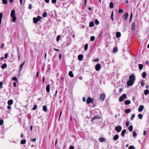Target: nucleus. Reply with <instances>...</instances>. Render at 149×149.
Here are the masks:
<instances>
[{"mask_svg":"<svg viewBox=\"0 0 149 149\" xmlns=\"http://www.w3.org/2000/svg\"><path fill=\"white\" fill-rule=\"evenodd\" d=\"M127 98V95L125 94H123L122 95V96L120 97L119 98V101L120 102L122 101L124 99Z\"/></svg>","mask_w":149,"mask_h":149,"instance_id":"f257e3e1","label":"nucleus"},{"mask_svg":"<svg viewBox=\"0 0 149 149\" xmlns=\"http://www.w3.org/2000/svg\"><path fill=\"white\" fill-rule=\"evenodd\" d=\"M94 102V100L92 98L90 97H88L87 100L86 102L87 104H89L90 103H93Z\"/></svg>","mask_w":149,"mask_h":149,"instance_id":"f03ea898","label":"nucleus"},{"mask_svg":"<svg viewBox=\"0 0 149 149\" xmlns=\"http://www.w3.org/2000/svg\"><path fill=\"white\" fill-rule=\"evenodd\" d=\"M122 129L120 126H117L115 127V130L118 132H120Z\"/></svg>","mask_w":149,"mask_h":149,"instance_id":"7ed1b4c3","label":"nucleus"},{"mask_svg":"<svg viewBox=\"0 0 149 149\" xmlns=\"http://www.w3.org/2000/svg\"><path fill=\"white\" fill-rule=\"evenodd\" d=\"M106 97L105 94L104 93H102L100 94V100L103 101Z\"/></svg>","mask_w":149,"mask_h":149,"instance_id":"20e7f679","label":"nucleus"},{"mask_svg":"<svg viewBox=\"0 0 149 149\" xmlns=\"http://www.w3.org/2000/svg\"><path fill=\"white\" fill-rule=\"evenodd\" d=\"M101 66L99 63L97 64L95 67V69L97 71H99L101 69Z\"/></svg>","mask_w":149,"mask_h":149,"instance_id":"39448f33","label":"nucleus"},{"mask_svg":"<svg viewBox=\"0 0 149 149\" xmlns=\"http://www.w3.org/2000/svg\"><path fill=\"white\" fill-rule=\"evenodd\" d=\"M134 82L133 81L128 80L127 82V85L129 86H132L134 84Z\"/></svg>","mask_w":149,"mask_h":149,"instance_id":"423d86ee","label":"nucleus"},{"mask_svg":"<svg viewBox=\"0 0 149 149\" xmlns=\"http://www.w3.org/2000/svg\"><path fill=\"white\" fill-rule=\"evenodd\" d=\"M128 13H126L125 14V15L123 16V18L124 20L126 21L128 17Z\"/></svg>","mask_w":149,"mask_h":149,"instance_id":"0eeeda50","label":"nucleus"},{"mask_svg":"<svg viewBox=\"0 0 149 149\" xmlns=\"http://www.w3.org/2000/svg\"><path fill=\"white\" fill-rule=\"evenodd\" d=\"M129 79L130 80L134 81L135 79V77L134 75H131L129 77Z\"/></svg>","mask_w":149,"mask_h":149,"instance_id":"6e6552de","label":"nucleus"},{"mask_svg":"<svg viewBox=\"0 0 149 149\" xmlns=\"http://www.w3.org/2000/svg\"><path fill=\"white\" fill-rule=\"evenodd\" d=\"M25 61H24V62L22 63V64L20 65L19 67V72H20L22 70V68L23 67V66L24 65L25 63Z\"/></svg>","mask_w":149,"mask_h":149,"instance_id":"1a4fd4ad","label":"nucleus"},{"mask_svg":"<svg viewBox=\"0 0 149 149\" xmlns=\"http://www.w3.org/2000/svg\"><path fill=\"white\" fill-rule=\"evenodd\" d=\"M136 23L134 22H133L132 24V31H134L135 28L136 27V25H135Z\"/></svg>","mask_w":149,"mask_h":149,"instance_id":"9d476101","label":"nucleus"},{"mask_svg":"<svg viewBox=\"0 0 149 149\" xmlns=\"http://www.w3.org/2000/svg\"><path fill=\"white\" fill-rule=\"evenodd\" d=\"M144 108V106L143 105H141L139 107L138 109V111L139 112L142 111Z\"/></svg>","mask_w":149,"mask_h":149,"instance_id":"9b49d317","label":"nucleus"},{"mask_svg":"<svg viewBox=\"0 0 149 149\" xmlns=\"http://www.w3.org/2000/svg\"><path fill=\"white\" fill-rule=\"evenodd\" d=\"M100 118V116L98 115L95 116H94L92 118V121L93 122L94 120L96 119H98Z\"/></svg>","mask_w":149,"mask_h":149,"instance_id":"f8f14e48","label":"nucleus"},{"mask_svg":"<svg viewBox=\"0 0 149 149\" xmlns=\"http://www.w3.org/2000/svg\"><path fill=\"white\" fill-rule=\"evenodd\" d=\"M10 16L11 17L15 16V12L14 10H12L11 11Z\"/></svg>","mask_w":149,"mask_h":149,"instance_id":"ddd939ff","label":"nucleus"},{"mask_svg":"<svg viewBox=\"0 0 149 149\" xmlns=\"http://www.w3.org/2000/svg\"><path fill=\"white\" fill-rule=\"evenodd\" d=\"M83 56L81 54L79 55L78 56V59L80 61H81L83 60Z\"/></svg>","mask_w":149,"mask_h":149,"instance_id":"4468645a","label":"nucleus"},{"mask_svg":"<svg viewBox=\"0 0 149 149\" xmlns=\"http://www.w3.org/2000/svg\"><path fill=\"white\" fill-rule=\"evenodd\" d=\"M46 90L47 93H49L50 91V85H47L46 87Z\"/></svg>","mask_w":149,"mask_h":149,"instance_id":"2eb2a0df","label":"nucleus"},{"mask_svg":"<svg viewBox=\"0 0 149 149\" xmlns=\"http://www.w3.org/2000/svg\"><path fill=\"white\" fill-rule=\"evenodd\" d=\"M13 102V101L12 100H9L8 102V104L9 105H11Z\"/></svg>","mask_w":149,"mask_h":149,"instance_id":"dca6fc26","label":"nucleus"},{"mask_svg":"<svg viewBox=\"0 0 149 149\" xmlns=\"http://www.w3.org/2000/svg\"><path fill=\"white\" fill-rule=\"evenodd\" d=\"M105 139L103 137H100L99 139V141L101 142H103L105 141Z\"/></svg>","mask_w":149,"mask_h":149,"instance_id":"f3484780","label":"nucleus"},{"mask_svg":"<svg viewBox=\"0 0 149 149\" xmlns=\"http://www.w3.org/2000/svg\"><path fill=\"white\" fill-rule=\"evenodd\" d=\"M118 134H116L113 136V139L114 140H116L118 139Z\"/></svg>","mask_w":149,"mask_h":149,"instance_id":"a211bd4d","label":"nucleus"},{"mask_svg":"<svg viewBox=\"0 0 149 149\" xmlns=\"http://www.w3.org/2000/svg\"><path fill=\"white\" fill-rule=\"evenodd\" d=\"M131 103V101L130 100H127L125 101L124 104L125 105H129Z\"/></svg>","mask_w":149,"mask_h":149,"instance_id":"6ab92c4d","label":"nucleus"},{"mask_svg":"<svg viewBox=\"0 0 149 149\" xmlns=\"http://www.w3.org/2000/svg\"><path fill=\"white\" fill-rule=\"evenodd\" d=\"M143 65L142 64H139V70H141L143 69Z\"/></svg>","mask_w":149,"mask_h":149,"instance_id":"aec40b11","label":"nucleus"},{"mask_svg":"<svg viewBox=\"0 0 149 149\" xmlns=\"http://www.w3.org/2000/svg\"><path fill=\"white\" fill-rule=\"evenodd\" d=\"M121 36V33L120 32H117L116 33V37L117 38H119Z\"/></svg>","mask_w":149,"mask_h":149,"instance_id":"412c9836","label":"nucleus"},{"mask_svg":"<svg viewBox=\"0 0 149 149\" xmlns=\"http://www.w3.org/2000/svg\"><path fill=\"white\" fill-rule=\"evenodd\" d=\"M69 76L71 77H74V75L71 71H70L69 72Z\"/></svg>","mask_w":149,"mask_h":149,"instance_id":"4be33fe9","label":"nucleus"},{"mask_svg":"<svg viewBox=\"0 0 149 149\" xmlns=\"http://www.w3.org/2000/svg\"><path fill=\"white\" fill-rule=\"evenodd\" d=\"M43 110L45 112L47 111V107L46 105L43 106Z\"/></svg>","mask_w":149,"mask_h":149,"instance_id":"5701e85b","label":"nucleus"},{"mask_svg":"<svg viewBox=\"0 0 149 149\" xmlns=\"http://www.w3.org/2000/svg\"><path fill=\"white\" fill-rule=\"evenodd\" d=\"M114 5L113 3L111 2H110L109 4V7L110 8H112L113 7Z\"/></svg>","mask_w":149,"mask_h":149,"instance_id":"b1692460","label":"nucleus"},{"mask_svg":"<svg viewBox=\"0 0 149 149\" xmlns=\"http://www.w3.org/2000/svg\"><path fill=\"white\" fill-rule=\"evenodd\" d=\"M126 130L125 129L123 130L121 132V135L122 136H124L126 132Z\"/></svg>","mask_w":149,"mask_h":149,"instance_id":"393cba45","label":"nucleus"},{"mask_svg":"<svg viewBox=\"0 0 149 149\" xmlns=\"http://www.w3.org/2000/svg\"><path fill=\"white\" fill-rule=\"evenodd\" d=\"M7 65L6 63H5L3 64L1 67V68L2 69H4L6 68L7 67Z\"/></svg>","mask_w":149,"mask_h":149,"instance_id":"a878e982","label":"nucleus"},{"mask_svg":"<svg viewBox=\"0 0 149 149\" xmlns=\"http://www.w3.org/2000/svg\"><path fill=\"white\" fill-rule=\"evenodd\" d=\"M33 22L35 23H37L38 22V20H37V19L36 17H34L33 18Z\"/></svg>","mask_w":149,"mask_h":149,"instance_id":"bb28decb","label":"nucleus"},{"mask_svg":"<svg viewBox=\"0 0 149 149\" xmlns=\"http://www.w3.org/2000/svg\"><path fill=\"white\" fill-rule=\"evenodd\" d=\"M149 91L147 89L145 90L144 91V94L146 95H147L148 94H149Z\"/></svg>","mask_w":149,"mask_h":149,"instance_id":"cd10ccee","label":"nucleus"},{"mask_svg":"<svg viewBox=\"0 0 149 149\" xmlns=\"http://www.w3.org/2000/svg\"><path fill=\"white\" fill-rule=\"evenodd\" d=\"M2 16H3V13L1 12L0 13V24L1 23Z\"/></svg>","mask_w":149,"mask_h":149,"instance_id":"c85d7f7f","label":"nucleus"},{"mask_svg":"<svg viewBox=\"0 0 149 149\" xmlns=\"http://www.w3.org/2000/svg\"><path fill=\"white\" fill-rule=\"evenodd\" d=\"M131 111V109H126L125 111V112L126 113H129Z\"/></svg>","mask_w":149,"mask_h":149,"instance_id":"c756f323","label":"nucleus"},{"mask_svg":"<svg viewBox=\"0 0 149 149\" xmlns=\"http://www.w3.org/2000/svg\"><path fill=\"white\" fill-rule=\"evenodd\" d=\"M26 142V140L25 139H23L22 140L20 141V143L22 144H25Z\"/></svg>","mask_w":149,"mask_h":149,"instance_id":"7c9ffc66","label":"nucleus"},{"mask_svg":"<svg viewBox=\"0 0 149 149\" xmlns=\"http://www.w3.org/2000/svg\"><path fill=\"white\" fill-rule=\"evenodd\" d=\"M89 26L91 27H92L94 26V23L93 22H91L89 23Z\"/></svg>","mask_w":149,"mask_h":149,"instance_id":"2f4dec72","label":"nucleus"},{"mask_svg":"<svg viewBox=\"0 0 149 149\" xmlns=\"http://www.w3.org/2000/svg\"><path fill=\"white\" fill-rule=\"evenodd\" d=\"M146 75V73L145 72H144L142 73V77L143 78H145Z\"/></svg>","mask_w":149,"mask_h":149,"instance_id":"473e14b6","label":"nucleus"},{"mask_svg":"<svg viewBox=\"0 0 149 149\" xmlns=\"http://www.w3.org/2000/svg\"><path fill=\"white\" fill-rule=\"evenodd\" d=\"M133 129V127L132 125H130V126H129V127L128 128L129 131L130 132H131L132 130Z\"/></svg>","mask_w":149,"mask_h":149,"instance_id":"72a5a7b5","label":"nucleus"},{"mask_svg":"<svg viewBox=\"0 0 149 149\" xmlns=\"http://www.w3.org/2000/svg\"><path fill=\"white\" fill-rule=\"evenodd\" d=\"M118 48L116 47H115L113 48V52L114 53H116L118 51Z\"/></svg>","mask_w":149,"mask_h":149,"instance_id":"f704fd0d","label":"nucleus"},{"mask_svg":"<svg viewBox=\"0 0 149 149\" xmlns=\"http://www.w3.org/2000/svg\"><path fill=\"white\" fill-rule=\"evenodd\" d=\"M95 39V37L94 36H92L90 38V41H93Z\"/></svg>","mask_w":149,"mask_h":149,"instance_id":"c9c22d12","label":"nucleus"},{"mask_svg":"<svg viewBox=\"0 0 149 149\" xmlns=\"http://www.w3.org/2000/svg\"><path fill=\"white\" fill-rule=\"evenodd\" d=\"M138 117L140 119H142L143 118V115L141 114H139L138 115Z\"/></svg>","mask_w":149,"mask_h":149,"instance_id":"e433bc0d","label":"nucleus"},{"mask_svg":"<svg viewBox=\"0 0 149 149\" xmlns=\"http://www.w3.org/2000/svg\"><path fill=\"white\" fill-rule=\"evenodd\" d=\"M12 17L13 18L12 21L15 22L16 20V17L15 16Z\"/></svg>","mask_w":149,"mask_h":149,"instance_id":"4c0bfd02","label":"nucleus"},{"mask_svg":"<svg viewBox=\"0 0 149 149\" xmlns=\"http://www.w3.org/2000/svg\"><path fill=\"white\" fill-rule=\"evenodd\" d=\"M88 45L87 44H86L84 46V49L85 50H86L88 48Z\"/></svg>","mask_w":149,"mask_h":149,"instance_id":"58836bf2","label":"nucleus"},{"mask_svg":"<svg viewBox=\"0 0 149 149\" xmlns=\"http://www.w3.org/2000/svg\"><path fill=\"white\" fill-rule=\"evenodd\" d=\"M3 3L5 4H6L8 3L7 0H2Z\"/></svg>","mask_w":149,"mask_h":149,"instance_id":"ea45409f","label":"nucleus"},{"mask_svg":"<svg viewBox=\"0 0 149 149\" xmlns=\"http://www.w3.org/2000/svg\"><path fill=\"white\" fill-rule=\"evenodd\" d=\"M37 20H38V21H39L40 19H42V17L39 16H38L37 17Z\"/></svg>","mask_w":149,"mask_h":149,"instance_id":"a19ab883","label":"nucleus"},{"mask_svg":"<svg viewBox=\"0 0 149 149\" xmlns=\"http://www.w3.org/2000/svg\"><path fill=\"white\" fill-rule=\"evenodd\" d=\"M47 16V13L46 12H45L43 14V17H46Z\"/></svg>","mask_w":149,"mask_h":149,"instance_id":"79ce46f5","label":"nucleus"},{"mask_svg":"<svg viewBox=\"0 0 149 149\" xmlns=\"http://www.w3.org/2000/svg\"><path fill=\"white\" fill-rule=\"evenodd\" d=\"M135 116V114H132V116L130 118L131 120H133Z\"/></svg>","mask_w":149,"mask_h":149,"instance_id":"37998d69","label":"nucleus"},{"mask_svg":"<svg viewBox=\"0 0 149 149\" xmlns=\"http://www.w3.org/2000/svg\"><path fill=\"white\" fill-rule=\"evenodd\" d=\"M129 149H135L134 147L133 146H130L129 147Z\"/></svg>","mask_w":149,"mask_h":149,"instance_id":"c03bdc74","label":"nucleus"},{"mask_svg":"<svg viewBox=\"0 0 149 149\" xmlns=\"http://www.w3.org/2000/svg\"><path fill=\"white\" fill-rule=\"evenodd\" d=\"M119 13H121L123 12V11L122 9H119L118 11Z\"/></svg>","mask_w":149,"mask_h":149,"instance_id":"a18cd8bd","label":"nucleus"},{"mask_svg":"<svg viewBox=\"0 0 149 149\" xmlns=\"http://www.w3.org/2000/svg\"><path fill=\"white\" fill-rule=\"evenodd\" d=\"M37 105L36 104L34 105L33 106V110H34L36 109L37 108Z\"/></svg>","mask_w":149,"mask_h":149,"instance_id":"49530a36","label":"nucleus"},{"mask_svg":"<svg viewBox=\"0 0 149 149\" xmlns=\"http://www.w3.org/2000/svg\"><path fill=\"white\" fill-rule=\"evenodd\" d=\"M60 36L59 35H58L57 36L56 38V41L57 42L59 41L60 40Z\"/></svg>","mask_w":149,"mask_h":149,"instance_id":"de8ad7c7","label":"nucleus"},{"mask_svg":"<svg viewBox=\"0 0 149 149\" xmlns=\"http://www.w3.org/2000/svg\"><path fill=\"white\" fill-rule=\"evenodd\" d=\"M3 123V120H0V125H2Z\"/></svg>","mask_w":149,"mask_h":149,"instance_id":"09e8293b","label":"nucleus"},{"mask_svg":"<svg viewBox=\"0 0 149 149\" xmlns=\"http://www.w3.org/2000/svg\"><path fill=\"white\" fill-rule=\"evenodd\" d=\"M95 23L97 25L99 24V21L97 19H96L95 20Z\"/></svg>","mask_w":149,"mask_h":149,"instance_id":"8fccbe9b","label":"nucleus"},{"mask_svg":"<svg viewBox=\"0 0 149 149\" xmlns=\"http://www.w3.org/2000/svg\"><path fill=\"white\" fill-rule=\"evenodd\" d=\"M133 132V137H134L136 136L137 135L136 132L135 131H134Z\"/></svg>","mask_w":149,"mask_h":149,"instance_id":"3c124183","label":"nucleus"},{"mask_svg":"<svg viewBox=\"0 0 149 149\" xmlns=\"http://www.w3.org/2000/svg\"><path fill=\"white\" fill-rule=\"evenodd\" d=\"M12 80H13V81H17V78L16 77H14L13 78V79H12Z\"/></svg>","mask_w":149,"mask_h":149,"instance_id":"603ef678","label":"nucleus"},{"mask_svg":"<svg viewBox=\"0 0 149 149\" xmlns=\"http://www.w3.org/2000/svg\"><path fill=\"white\" fill-rule=\"evenodd\" d=\"M141 86H144V85L145 84V83H144V81H141Z\"/></svg>","mask_w":149,"mask_h":149,"instance_id":"864d4df0","label":"nucleus"},{"mask_svg":"<svg viewBox=\"0 0 149 149\" xmlns=\"http://www.w3.org/2000/svg\"><path fill=\"white\" fill-rule=\"evenodd\" d=\"M8 53H6L5 54V57H4L6 59L8 57Z\"/></svg>","mask_w":149,"mask_h":149,"instance_id":"5fc2aeb1","label":"nucleus"},{"mask_svg":"<svg viewBox=\"0 0 149 149\" xmlns=\"http://www.w3.org/2000/svg\"><path fill=\"white\" fill-rule=\"evenodd\" d=\"M32 8V5L31 4H30L29 5V9H31Z\"/></svg>","mask_w":149,"mask_h":149,"instance_id":"6e6d98bb","label":"nucleus"},{"mask_svg":"<svg viewBox=\"0 0 149 149\" xmlns=\"http://www.w3.org/2000/svg\"><path fill=\"white\" fill-rule=\"evenodd\" d=\"M125 125L127 127H128L129 125V122L128 121L126 123Z\"/></svg>","mask_w":149,"mask_h":149,"instance_id":"4d7b16f0","label":"nucleus"},{"mask_svg":"<svg viewBox=\"0 0 149 149\" xmlns=\"http://www.w3.org/2000/svg\"><path fill=\"white\" fill-rule=\"evenodd\" d=\"M57 0H52V2L53 3H55L56 1Z\"/></svg>","mask_w":149,"mask_h":149,"instance_id":"13d9d810","label":"nucleus"},{"mask_svg":"<svg viewBox=\"0 0 149 149\" xmlns=\"http://www.w3.org/2000/svg\"><path fill=\"white\" fill-rule=\"evenodd\" d=\"M36 141V138H33L31 139V141L33 142H34Z\"/></svg>","mask_w":149,"mask_h":149,"instance_id":"bf43d9fd","label":"nucleus"},{"mask_svg":"<svg viewBox=\"0 0 149 149\" xmlns=\"http://www.w3.org/2000/svg\"><path fill=\"white\" fill-rule=\"evenodd\" d=\"M3 83L2 82H0V87L1 88H2V86L3 85Z\"/></svg>","mask_w":149,"mask_h":149,"instance_id":"052dcab7","label":"nucleus"},{"mask_svg":"<svg viewBox=\"0 0 149 149\" xmlns=\"http://www.w3.org/2000/svg\"><path fill=\"white\" fill-rule=\"evenodd\" d=\"M7 109H8L10 110L11 109V107L10 105H8L7 106Z\"/></svg>","mask_w":149,"mask_h":149,"instance_id":"680f3d73","label":"nucleus"},{"mask_svg":"<svg viewBox=\"0 0 149 149\" xmlns=\"http://www.w3.org/2000/svg\"><path fill=\"white\" fill-rule=\"evenodd\" d=\"M113 11H112L111 13V18L113 17Z\"/></svg>","mask_w":149,"mask_h":149,"instance_id":"e2e57ef3","label":"nucleus"},{"mask_svg":"<svg viewBox=\"0 0 149 149\" xmlns=\"http://www.w3.org/2000/svg\"><path fill=\"white\" fill-rule=\"evenodd\" d=\"M132 13H131L130 15V20L131 21L132 18Z\"/></svg>","mask_w":149,"mask_h":149,"instance_id":"0e129e2a","label":"nucleus"},{"mask_svg":"<svg viewBox=\"0 0 149 149\" xmlns=\"http://www.w3.org/2000/svg\"><path fill=\"white\" fill-rule=\"evenodd\" d=\"M99 59L97 58H96L94 60V61L95 62H97L99 61Z\"/></svg>","mask_w":149,"mask_h":149,"instance_id":"69168bd1","label":"nucleus"},{"mask_svg":"<svg viewBox=\"0 0 149 149\" xmlns=\"http://www.w3.org/2000/svg\"><path fill=\"white\" fill-rule=\"evenodd\" d=\"M146 130H144L143 131V135L144 136H145L146 134Z\"/></svg>","mask_w":149,"mask_h":149,"instance_id":"338daca9","label":"nucleus"},{"mask_svg":"<svg viewBox=\"0 0 149 149\" xmlns=\"http://www.w3.org/2000/svg\"><path fill=\"white\" fill-rule=\"evenodd\" d=\"M74 147L73 146H70V147L69 149H74Z\"/></svg>","mask_w":149,"mask_h":149,"instance_id":"774afa93","label":"nucleus"}]
</instances>
